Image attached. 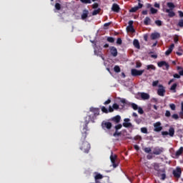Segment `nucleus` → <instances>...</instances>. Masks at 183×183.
I'll return each mask as SVG.
<instances>
[{
	"instance_id": "obj_1",
	"label": "nucleus",
	"mask_w": 183,
	"mask_h": 183,
	"mask_svg": "<svg viewBox=\"0 0 183 183\" xmlns=\"http://www.w3.org/2000/svg\"><path fill=\"white\" fill-rule=\"evenodd\" d=\"M86 124L85 127L83 128V132H81V137L80 139L79 142V148L81 151H83L85 154H88L89 152V150L91 149V144L85 139H86V131H88V124H89V120L85 121Z\"/></svg>"
},
{
	"instance_id": "obj_2",
	"label": "nucleus",
	"mask_w": 183,
	"mask_h": 183,
	"mask_svg": "<svg viewBox=\"0 0 183 183\" xmlns=\"http://www.w3.org/2000/svg\"><path fill=\"white\" fill-rule=\"evenodd\" d=\"M144 72H145V70H138L137 69H132L131 70L132 76H141Z\"/></svg>"
},
{
	"instance_id": "obj_3",
	"label": "nucleus",
	"mask_w": 183,
	"mask_h": 183,
	"mask_svg": "<svg viewBox=\"0 0 183 183\" xmlns=\"http://www.w3.org/2000/svg\"><path fill=\"white\" fill-rule=\"evenodd\" d=\"M162 124L160 123V122H157L153 124L154 127V132H161L162 129Z\"/></svg>"
},
{
	"instance_id": "obj_4",
	"label": "nucleus",
	"mask_w": 183,
	"mask_h": 183,
	"mask_svg": "<svg viewBox=\"0 0 183 183\" xmlns=\"http://www.w3.org/2000/svg\"><path fill=\"white\" fill-rule=\"evenodd\" d=\"M158 86H159V89L157 90V94L159 97H164L166 92L165 87H164L162 84H159Z\"/></svg>"
},
{
	"instance_id": "obj_5",
	"label": "nucleus",
	"mask_w": 183,
	"mask_h": 183,
	"mask_svg": "<svg viewBox=\"0 0 183 183\" xmlns=\"http://www.w3.org/2000/svg\"><path fill=\"white\" fill-rule=\"evenodd\" d=\"M175 134V129L174 127H170L169 129V132H162V135L165 136V135H169V137H172Z\"/></svg>"
},
{
	"instance_id": "obj_6",
	"label": "nucleus",
	"mask_w": 183,
	"mask_h": 183,
	"mask_svg": "<svg viewBox=\"0 0 183 183\" xmlns=\"http://www.w3.org/2000/svg\"><path fill=\"white\" fill-rule=\"evenodd\" d=\"M102 127L103 129H111V128H112V123L107 121H103L102 122Z\"/></svg>"
},
{
	"instance_id": "obj_7",
	"label": "nucleus",
	"mask_w": 183,
	"mask_h": 183,
	"mask_svg": "<svg viewBox=\"0 0 183 183\" xmlns=\"http://www.w3.org/2000/svg\"><path fill=\"white\" fill-rule=\"evenodd\" d=\"M164 152V149L162 147H157L154 148L153 155H161Z\"/></svg>"
},
{
	"instance_id": "obj_8",
	"label": "nucleus",
	"mask_w": 183,
	"mask_h": 183,
	"mask_svg": "<svg viewBox=\"0 0 183 183\" xmlns=\"http://www.w3.org/2000/svg\"><path fill=\"white\" fill-rule=\"evenodd\" d=\"M138 6H135L132 7L130 10L129 12H137L139 9H141L142 6H144V4H141V0H138Z\"/></svg>"
},
{
	"instance_id": "obj_9",
	"label": "nucleus",
	"mask_w": 183,
	"mask_h": 183,
	"mask_svg": "<svg viewBox=\"0 0 183 183\" xmlns=\"http://www.w3.org/2000/svg\"><path fill=\"white\" fill-rule=\"evenodd\" d=\"M181 174H182V171L179 167H177L176 169L173 171V175L175 178H181Z\"/></svg>"
},
{
	"instance_id": "obj_10",
	"label": "nucleus",
	"mask_w": 183,
	"mask_h": 183,
	"mask_svg": "<svg viewBox=\"0 0 183 183\" xmlns=\"http://www.w3.org/2000/svg\"><path fill=\"white\" fill-rule=\"evenodd\" d=\"M164 65H166V68H163V69L169 70V64H168V63H167V61H159L157 63V66H159V68H162V66H164Z\"/></svg>"
},
{
	"instance_id": "obj_11",
	"label": "nucleus",
	"mask_w": 183,
	"mask_h": 183,
	"mask_svg": "<svg viewBox=\"0 0 183 183\" xmlns=\"http://www.w3.org/2000/svg\"><path fill=\"white\" fill-rule=\"evenodd\" d=\"M117 154H113L112 153L110 156L111 162L114 168H117V167H118V164L115 163V161L117 160Z\"/></svg>"
},
{
	"instance_id": "obj_12",
	"label": "nucleus",
	"mask_w": 183,
	"mask_h": 183,
	"mask_svg": "<svg viewBox=\"0 0 183 183\" xmlns=\"http://www.w3.org/2000/svg\"><path fill=\"white\" fill-rule=\"evenodd\" d=\"M109 49H110V54L112 56L114 57L118 56V50L116 49L115 46H111Z\"/></svg>"
},
{
	"instance_id": "obj_13",
	"label": "nucleus",
	"mask_w": 183,
	"mask_h": 183,
	"mask_svg": "<svg viewBox=\"0 0 183 183\" xmlns=\"http://www.w3.org/2000/svg\"><path fill=\"white\" fill-rule=\"evenodd\" d=\"M112 11H113V12H116V14H119L121 11V8L119 7V5L114 3L112 4Z\"/></svg>"
},
{
	"instance_id": "obj_14",
	"label": "nucleus",
	"mask_w": 183,
	"mask_h": 183,
	"mask_svg": "<svg viewBox=\"0 0 183 183\" xmlns=\"http://www.w3.org/2000/svg\"><path fill=\"white\" fill-rule=\"evenodd\" d=\"M124 122L123 123V127H124V128H131V127H132V124L129 123V121H131V119H124Z\"/></svg>"
},
{
	"instance_id": "obj_15",
	"label": "nucleus",
	"mask_w": 183,
	"mask_h": 183,
	"mask_svg": "<svg viewBox=\"0 0 183 183\" xmlns=\"http://www.w3.org/2000/svg\"><path fill=\"white\" fill-rule=\"evenodd\" d=\"M102 111L104 113V114H108L109 112H114V109L112 108V107L109 106V109L105 108V107L102 106L101 107Z\"/></svg>"
},
{
	"instance_id": "obj_16",
	"label": "nucleus",
	"mask_w": 183,
	"mask_h": 183,
	"mask_svg": "<svg viewBox=\"0 0 183 183\" xmlns=\"http://www.w3.org/2000/svg\"><path fill=\"white\" fill-rule=\"evenodd\" d=\"M110 121H112V122H114L115 124H119L121 122V116L117 115L114 117H112Z\"/></svg>"
},
{
	"instance_id": "obj_17",
	"label": "nucleus",
	"mask_w": 183,
	"mask_h": 183,
	"mask_svg": "<svg viewBox=\"0 0 183 183\" xmlns=\"http://www.w3.org/2000/svg\"><path fill=\"white\" fill-rule=\"evenodd\" d=\"M88 15H89V11L84 9L81 14V18L83 21H85L86 18H88Z\"/></svg>"
},
{
	"instance_id": "obj_18",
	"label": "nucleus",
	"mask_w": 183,
	"mask_h": 183,
	"mask_svg": "<svg viewBox=\"0 0 183 183\" xmlns=\"http://www.w3.org/2000/svg\"><path fill=\"white\" fill-rule=\"evenodd\" d=\"M174 48H175V44H172L169 49L165 51V55L168 56V55H169L172 51H174Z\"/></svg>"
},
{
	"instance_id": "obj_19",
	"label": "nucleus",
	"mask_w": 183,
	"mask_h": 183,
	"mask_svg": "<svg viewBox=\"0 0 183 183\" xmlns=\"http://www.w3.org/2000/svg\"><path fill=\"white\" fill-rule=\"evenodd\" d=\"M90 112L94 113V117H98V115H99V109L98 108L91 107Z\"/></svg>"
},
{
	"instance_id": "obj_20",
	"label": "nucleus",
	"mask_w": 183,
	"mask_h": 183,
	"mask_svg": "<svg viewBox=\"0 0 183 183\" xmlns=\"http://www.w3.org/2000/svg\"><path fill=\"white\" fill-rule=\"evenodd\" d=\"M165 12L168 14L169 18H174V16H175V12H174V10L166 9Z\"/></svg>"
},
{
	"instance_id": "obj_21",
	"label": "nucleus",
	"mask_w": 183,
	"mask_h": 183,
	"mask_svg": "<svg viewBox=\"0 0 183 183\" xmlns=\"http://www.w3.org/2000/svg\"><path fill=\"white\" fill-rule=\"evenodd\" d=\"M140 97L142 99H143L144 101H146L147 99H149V94L148 93L142 92L141 93Z\"/></svg>"
},
{
	"instance_id": "obj_22",
	"label": "nucleus",
	"mask_w": 183,
	"mask_h": 183,
	"mask_svg": "<svg viewBox=\"0 0 183 183\" xmlns=\"http://www.w3.org/2000/svg\"><path fill=\"white\" fill-rule=\"evenodd\" d=\"M133 45L137 49H141V46L139 45V41H138V39H134L133 41Z\"/></svg>"
},
{
	"instance_id": "obj_23",
	"label": "nucleus",
	"mask_w": 183,
	"mask_h": 183,
	"mask_svg": "<svg viewBox=\"0 0 183 183\" xmlns=\"http://www.w3.org/2000/svg\"><path fill=\"white\" fill-rule=\"evenodd\" d=\"M151 39L152 40H155V39H158V38H159V36H161V35L159 34V33H152L151 34Z\"/></svg>"
},
{
	"instance_id": "obj_24",
	"label": "nucleus",
	"mask_w": 183,
	"mask_h": 183,
	"mask_svg": "<svg viewBox=\"0 0 183 183\" xmlns=\"http://www.w3.org/2000/svg\"><path fill=\"white\" fill-rule=\"evenodd\" d=\"M167 6H168L169 10L174 11V9H175V4L172 2H167Z\"/></svg>"
},
{
	"instance_id": "obj_25",
	"label": "nucleus",
	"mask_w": 183,
	"mask_h": 183,
	"mask_svg": "<svg viewBox=\"0 0 183 183\" xmlns=\"http://www.w3.org/2000/svg\"><path fill=\"white\" fill-rule=\"evenodd\" d=\"M182 152H183V147H181L175 153V156L177 157V158H178V157H180V155H182Z\"/></svg>"
},
{
	"instance_id": "obj_26",
	"label": "nucleus",
	"mask_w": 183,
	"mask_h": 183,
	"mask_svg": "<svg viewBox=\"0 0 183 183\" xmlns=\"http://www.w3.org/2000/svg\"><path fill=\"white\" fill-rule=\"evenodd\" d=\"M147 71H151V69L152 71H155L157 69V67H155L154 64H149L147 66Z\"/></svg>"
},
{
	"instance_id": "obj_27",
	"label": "nucleus",
	"mask_w": 183,
	"mask_h": 183,
	"mask_svg": "<svg viewBox=\"0 0 183 183\" xmlns=\"http://www.w3.org/2000/svg\"><path fill=\"white\" fill-rule=\"evenodd\" d=\"M127 32H135V29H134V26H127Z\"/></svg>"
},
{
	"instance_id": "obj_28",
	"label": "nucleus",
	"mask_w": 183,
	"mask_h": 183,
	"mask_svg": "<svg viewBox=\"0 0 183 183\" xmlns=\"http://www.w3.org/2000/svg\"><path fill=\"white\" fill-rule=\"evenodd\" d=\"M150 23H151V19L149 16H147L144 21V25L148 26L149 25Z\"/></svg>"
},
{
	"instance_id": "obj_29",
	"label": "nucleus",
	"mask_w": 183,
	"mask_h": 183,
	"mask_svg": "<svg viewBox=\"0 0 183 183\" xmlns=\"http://www.w3.org/2000/svg\"><path fill=\"white\" fill-rule=\"evenodd\" d=\"M177 86H178V84H177V83H174V84L170 87V91H172L173 92H177Z\"/></svg>"
},
{
	"instance_id": "obj_30",
	"label": "nucleus",
	"mask_w": 183,
	"mask_h": 183,
	"mask_svg": "<svg viewBox=\"0 0 183 183\" xmlns=\"http://www.w3.org/2000/svg\"><path fill=\"white\" fill-rule=\"evenodd\" d=\"M103 178H104V176H102V174H97L94 177L95 181H99V179H102Z\"/></svg>"
},
{
	"instance_id": "obj_31",
	"label": "nucleus",
	"mask_w": 183,
	"mask_h": 183,
	"mask_svg": "<svg viewBox=\"0 0 183 183\" xmlns=\"http://www.w3.org/2000/svg\"><path fill=\"white\" fill-rule=\"evenodd\" d=\"M140 131L142 134H148V129L147 127H142Z\"/></svg>"
},
{
	"instance_id": "obj_32",
	"label": "nucleus",
	"mask_w": 183,
	"mask_h": 183,
	"mask_svg": "<svg viewBox=\"0 0 183 183\" xmlns=\"http://www.w3.org/2000/svg\"><path fill=\"white\" fill-rule=\"evenodd\" d=\"M114 72L119 73L121 72V68L119 67V66H114Z\"/></svg>"
},
{
	"instance_id": "obj_33",
	"label": "nucleus",
	"mask_w": 183,
	"mask_h": 183,
	"mask_svg": "<svg viewBox=\"0 0 183 183\" xmlns=\"http://www.w3.org/2000/svg\"><path fill=\"white\" fill-rule=\"evenodd\" d=\"M154 24H156L157 26H162V21L161 20H156Z\"/></svg>"
},
{
	"instance_id": "obj_34",
	"label": "nucleus",
	"mask_w": 183,
	"mask_h": 183,
	"mask_svg": "<svg viewBox=\"0 0 183 183\" xmlns=\"http://www.w3.org/2000/svg\"><path fill=\"white\" fill-rule=\"evenodd\" d=\"M131 107L134 111H137L139 108L138 105L135 103H132Z\"/></svg>"
},
{
	"instance_id": "obj_35",
	"label": "nucleus",
	"mask_w": 183,
	"mask_h": 183,
	"mask_svg": "<svg viewBox=\"0 0 183 183\" xmlns=\"http://www.w3.org/2000/svg\"><path fill=\"white\" fill-rule=\"evenodd\" d=\"M144 151L146 152V154H151L152 149H151V147H146L144 149Z\"/></svg>"
},
{
	"instance_id": "obj_36",
	"label": "nucleus",
	"mask_w": 183,
	"mask_h": 183,
	"mask_svg": "<svg viewBox=\"0 0 183 183\" xmlns=\"http://www.w3.org/2000/svg\"><path fill=\"white\" fill-rule=\"evenodd\" d=\"M150 12L152 14H155L158 12V10L157 9L154 8V7H151Z\"/></svg>"
},
{
	"instance_id": "obj_37",
	"label": "nucleus",
	"mask_w": 183,
	"mask_h": 183,
	"mask_svg": "<svg viewBox=\"0 0 183 183\" xmlns=\"http://www.w3.org/2000/svg\"><path fill=\"white\" fill-rule=\"evenodd\" d=\"M99 12H101V9L94 10L92 12V15L93 16L98 15V14H99Z\"/></svg>"
},
{
	"instance_id": "obj_38",
	"label": "nucleus",
	"mask_w": 183,
	"mask_h": 183,
	"mask_svg": "<svg viewBox=\"0 0 183 183\" xmlns=\"http://www.w3.org/2000/svg\"><path fill=\"white\" fill-rule=\"evenodd\" d=\"M177 26H179V28H183V19L179 20Z\"/></svg>"
},
{
	"instance_id": "obj_39",
	"label": "nucleus",
	"mask_w": 183,
	"mask_h": 183,
	"mask_svg": "<svg viewBox=\"0 0 183 183\" xmlns=\"http://www.w3.org/2000/svg\"><path fill=\"white\" fill-rule=\"evenodd\" d=\"M54 6L57 11H61V4L59 3H56Z\"/></svg>"
},
{
	"instance_id": "obj_40",
	"label": "nucleus",
	"mask_w": 183,
	"mask_h": 183,
	"mask_svg": "<svg viewBox=\"0 0 183 183\" xmlns=\"http://www.w3.org/2000/svg\"><path fill=\"white\" fill-rule=\"evenodd\" d=\"M121 128H122V124H117L114 127V129L116 131H118L119 129H121Z\"/></svg>"
},
{
	"instance_id": "obj_41",
	"label": "nucleus",
	"mask_w": 183,
	"mask_h": 183,
	"mask_svg": "<svg viewBox=\"0 0 183 183\" xmlns=\"http://www.w3.org/2000/svg\"><path fill=\"white\" fill-rule=\"evenodd\" d=\"M107 41L111 44H113V42H115V39H114V37H107Z\"/></svg>"
},
{
	"instance_id": "obj_42",
	"label": "nucleus",
	"mask_w": 183,
	"mask_h": 183,
	"mask_svg": "<svg viewBox=\"0 0 183 183\" xmlns=\"http://www.w3.org/2000/svg\"><path fill=\"white\" fill-rule=\"evenodd\" d=\"M114 109H119V105H118V104L117 103H114L113 105H112V107Z\"/></svg>"
},
{
	"instance_id": "obj_43",
	"label": "nucleus",
	"mask_w": 183,
	"mask_h": 183,
	"mask_svg": "<svg viewBox=\"0 0 183 183\" xmlns=\"http://www.w3.org/2000/svg\"><path fill=\"white\" fill-rule=\"evenodd\" d=\"M111 24H112V22H108V23H105L104 24V29H108V26H109V25H111Z\"/></svg>"
},
{
	"instance_id": "obj_44",
	"label": "nucleus",
	"mask_w": 183,
	"mask_h": 183,
	"mask_svg": "<svg viewBox=\"0 0 183 183\" xmlns=\"http://www.w3.org/2000/svg\"><path fill=\"white\" fill-rule=\"evenodd\" d=\"M158 84H159V81L156 80L152 82V86H158Z\"/></svg>"
},
{
	"instance_id": "obj_45",
	"label": "nucleus",
	"mask_w": 183,
	"mask_h": 183,
	"mask_svg": "<svg viewBox=\"0 0 183 183\" xmlns=\"http://www.w3.org/2000/svg\"><path fill=\"white\" fill-rule=\"evenodd\" d=\"M121 132H118V131H115V132L113 134V136L114 137H120V135H121Z\"/></svg>"
},
{
	"instance_id": "obj_46",
	"label": "nucleus",
	"mask_w": 183,
	"mask_h": 183,
	"mask_svg": "<svg viewBox=\"0 0 183 183\" xmlns=\"http://www.w3.org/2000/svg\"><path fill=\"white\" fill-rule=\"evenodd\" d=\"M134 141H138V140L142 139V137L139 135H137V136L134 137Z\"/></svg>"
},
{
	"instance_id": "obj_47",
	"label": "nucleus",
	"mask_w": 183,
	"mask_h": 183,
	"mask_svg": "<svg viewBox=\"0 0 183 183\" xmlns=\"http://www.w3.org/2000/svg\"><path fill=\"white\" fill-rule=\"evenodd\" d=\"M165 117H167V118H169V117H171V112L169 111H166L165 112Z\"/></svg>"
},
{
	"instance_id": "obj_48",
	"label": "nucleus",
	"mask_w": 183,
	"mask_h": 183,
	"mask_svg": "<svg viewBox=\"0 0 183 183\" xmlns=\"http://www.w3.org/2000/svg\"><path fill=\"white\" fill-rule=\"evenodd\" d=\"M138 112L140 114V115H142L144 114V110L141 107H138Z\"/></svg>"
},
{
	"instance_id": "obj_49",
	"label": "nucleus",
	"mask_w": 183,
	"mask_h": 183,
	"mask_svg": "<svg viewBox=\"0 0 183 183\" xmlns=\"http://www.w3.org/2000/svg\"><path fill=\"white\" fill-rule=\"evenodd\" d=\"M82 4H91V0H80Z\"/></svg>"
},
{
	"instance_id": "obj_50",
	"label": "nucleus",
	"mask_w": 183,
	"mask_h": 183,
	"mask_svg": "<svg viewBox=\"0 0 183 183\" xmlns=\"http://www.w3.org/2000/svg\"><path fill=\"white\" fill-rule=\"evenodd\" d=\"M172 118H173V119H178V118H179V116H178V114H174L172 116Z\"/></svg>"
},
{
	"instance_id": "obj_51",
	"label": "nucleus",
	"mask_w": 183,
	"mask_h": 183,
	"mask_svg": "<svg viewBox=\"0 0 183 183\" xmlns=\"http://www.w3.org/2000/svg\"><path fill=\"white\" fill-rule=\"evenodd\" d=\"M169 107L171 108V110H172V111H175L176 107H175V105H174V104H171L169 105Z\"/></svg>"
},
{
	"instance_id": "obj_52",
	"label": "nucleus",
	"mask_w": 183,
	"mask_h": 183,
	"mask_svg": "<svg viewBox=\"0 0 183 183\" xmlns=\"http://www.w3.org/2000/svg\"><path fill=\"white\" fill-rule=\"evenodd\" d=\"M117 44H118V45H121L122 44V39L121 38H118L117 40Z\"/></svg>"
},
{
	"instance_id": "obj_53",
	"label": "nucleus",
	"mask_w": 183,
	"mask_h": 183,
	"mask_svg": "<svg viewBox=\"0 0 183 183\" xmlns=\"http://www.w3.org/2000/svg\"><path fill=\"white\" fill-rule=\"evenodd\" d=\"M142 66V64L141 62L136 63V68H141Z\"/></svg>"
},
{
	"instance_id": "obj_54",
	"label": "nucleus",
	"mask_w": 183,
	"mask_h": 183,
	"mask_svg": "<svg viewBox=\"0 0 183 183\" xmlns=\"http://www.w3.org/2000/svg\"><path fill=\"white\" fill-rule=\"evenodd\" d=\"M98 6H99L98 3H94V4L92 5L93 9H97V8H98Z\"/></svg>"
},
{
	"instance_id": "obj_55",
	"label": "nucleus",
	"mask_w": 183,
	"mask_h": 183,
	"mask_svg": "<svg viewBox=\"0 0 183 183\" xmlns=\"http://www.w3.org/2000/svg\"><path fill=\"white\" fill-rule=\"evenodd\" d=\"M111 102V99H108L106 102H104V105H109Z\"/></svg>"
},
{
	"instance_id": "obj_56",
	"label": "nucleus",
	"mask_w": 183,
	"mask_h": 183,
	"mask_svg": "<svg viewBox=\"0 0 183 183\" xmlns=\"http://www.w3.org/2000/svg\"><path fill=\"white\" fill-rule=\"evenodd\" d=\"M154 169L155 171H159V165L158 164L154 165Z\"/></svg>"
},
{
	"instance_id": "obj_57",
	"label": "nucleus",
	"mask_w": 183,
	"mask_h": 183,
	"mask_svg": "<svg viewBox=\"0 0 183 183\" xmlns=\"http://www.w3.org/2000/svg\"><path fill=\"white\" fill-rule=\"evenodd\" d=\"M179 16V18H183V11H178Z\"/></svg>"
},
{
	"instance_id": "obj_58",
	"label": "nucleus",
	"mask_w": 183,
	"mask_h": 183,
	"mask_svg": "<svg viewBox=\"0 0 183 183\" xmlns=\"http://www.w3.org/2000/svg\"><path fill=\"white\" fill-rule=\"evenodd\" d=\"M161 177H162L161 179H162V181H164V179H165V178H167V174H165V173H163V174H162Z\"/></svg>"
},
{
	"instance_id": "obj_59",
	"label": "nucleus",
	"mask_w": 183,
	"mask_h": 183,
	"mask_svg": "<svg viewBox=\"0 0 183 183\" xmlns=\"http://www.w3.org/2000/svg\"><path fill=\"white\" fill-rule=\"evenodd\" d=\"M129 26H134V21L130 20L129 21Z\"/></svg>"
},
{
	"instance_id": "obj_60",
	"label": "nucleus",
	"mask_w": 183,
	"mask_h": 183,
	"mask_svg": "<svg viewBox=\"0 0 183 183\" xmlns=\"http://www.w3.org/2000/svg\"><path fill=\"white\" fill-rule=\"evenodd\" d=\"M174 78H177V79H179L181 78V76L180 74H175L173 75Z\"/></svg>"
},
{
	"instance_id": "obj_61",
	"label": "nucleus",
	"mask_w": 183,
	"mask_h": 183,
	"mask_svg": "<svg viewBox=\"0 0 183 183\" xmlns=\"http://www.w3.org/2000/svg\"><path fill=\"white\" fill-rule=\"evenodd\" d=\"M134 149H136V151H139V146L135 144V145L134 146Z\"/></svg>"
},
{
	"instance_id": "obj_62",
	"label": "nucleus",
	"mask_w": 183,
	"mask_h": 183,
	"mask_svg": "<svg viewBox=\"0 0 183 183\" xmlns=\"http://www.w3.org/2000/svg\"><path fill=\"white\" fill-rule=\"evenodd\" d=\"M176 54H177V55H178V56H181L183 54V51H182V52L177 51V52H176Z\"/></svg>"
},
{
	"instance_id": "obj_63",
	"label": "nucleus",
	"mask_w": 183,
	"mask_h": 183,
	"mask_svg": "<svg viewBox=\"0 0 183 183\" xmlns=\"http://www.w3.org/2000/svg\"><path fill=\"white\" fill-rule=\"evenodd\" d=\"M174 43L177 44V42H178L179 41L178 36L174 37Z\"/></svg>"
},
{
	"instance_id": "obj_64",
	"label": "nucleus",
	"mask_w": 183,
	"mask_h": 183,
	"mask_svg": "<svg viewBox=\"0 0 183 183\" xmlns=\"http://www.w3.org/2000/svg\"><path fill=\"white\" fill-rule=\"evenodd\" d=\"M179 117H180V118H182L183 119V112L181 111L179 112Z\"/></svg>"
}]
</instances>
